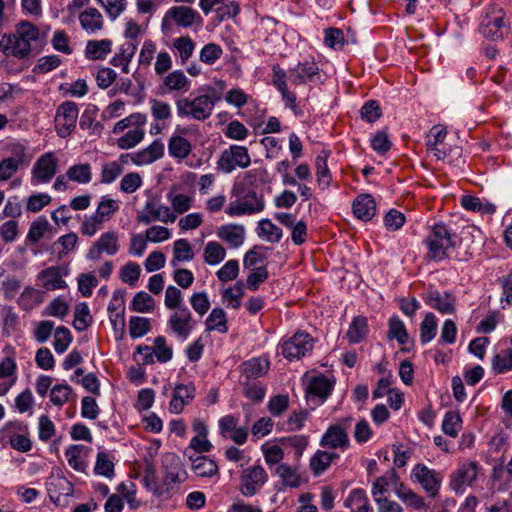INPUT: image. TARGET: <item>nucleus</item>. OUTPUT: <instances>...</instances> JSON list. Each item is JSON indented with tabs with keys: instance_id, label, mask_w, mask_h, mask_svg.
Masks as SVG:
<instances>
[{
	"instance_id": "obj_58",
	"label": "nucleus",
	"mask_w": 512,
	"mask_h": 512,
	"mask_svg": "<svg viewBox=\"0 0 512 512\" xmlns=\"http://www.w3.org/2000/svg\"><path fill=\"white\" fill-rule=\"evenodd\" d=\"M276 474L281 478L284 486L297 488L300 486V477L297 470L287 464H279L276 467Z\"/></svg>"
},
{
	"instance_id": "obj_8",
	"label": "nucleus",
	"mask_w": 512,
	"mask_h": 512,
	"mask_svg": "<svg viewBox=\"0 0 512 512\" xmlns=\"http://www.w3.org/2000/svg\"><path fill=\"white\" fill-rule=\"evenodd\" d=\"M335 385L334 378L322 373L308 376L306 378V399L314 407L323 404L332 393Z\"/></svg>"
},
{
	"instance_id": "obj_62",
	"label": "nucleus",
	"mask_w": 512,
	"mask_h": 512,
	"mask_svg": "<svg viewBox=\"0 0 512 512\" xmlns=\"http://www.w3.org/2000/svg\"><path fill=\"white\" fill-rule=\"evenodd\" d=\"M461 425L462 420L459 412L448 411L445 413L442 421V430L446 435L455 438L461 429Z\"/></svg>"
},
{
	"instance_id": "obj_28",
	"label": "nucleus",
	"mask_w": 512,
	"mask_h": 512,
	"mask_svg": "<svg viewBox=\"0 0 512 512\" xmlns=\"http://www.w3.org/2000/svg\"><path fill=\"white\" fill-rule=\"evenodd\" d=\"M318 66L313 61L298 63L294 68L289 69V79L294 85H303L313 81L318 75Z\"/></svg>"
},
{
	"instance_id": "obj_61",
	"label": "nucleus",
	"mask_w": 512,
	"mask_h": 512,
	"mask_svg": "<svg viewBox=\"0 0 512 512\" xmlns=\"http://www.w3.org/2000/svg\"><path fill=\"white\" fill-rule=\"evenodd\" d=\"M437 332V319L433 313H427L420 325V340L423 344L429 343Z\"/></svg>"
},
{
	"instance_id": "obj_11",
	"label": "nucleus",
	"mask_w": 512,
	"mask_h": 512,
	"mask_svg": "<svg viewBox=\"0 0 512 512\" xmlns=\"http://www.w3.org/2000/svg\"><path fill=\"white\" fill-rule=\"evenodd\" d=\"M78 115V105L73 101H65L57 107L54 125L60 138H67L74 132Z\"/></svg>"
},
{
	"instance_id": "obj_5",
	"label": "nucleus",
	"mask_w": 512,
	"mask_h": 512,
	"mask_svg": "<svg viewBox=\"0 0 512 512\" xmlns=\"http://www.w3.org/2000/svg\"><path fill=\"white\" fill-rule=\"evenodd\" d=\"M481 466L477 461H463L449 475L448 487L457 495L465 493L467 488H472L481 472Z\"/></svg>"
},
{
	"instance_id": "obj_24",
	"label": "nucleus",
	"mask_w": 512,
	"mask_h": 512,
	"mask_svg": "<svg viewBox=\"0 0 512 512\" xmlns=\"http://www.w3.org/2000/svg\"><path fill=\"white\" fill-rule=\"evenodd\" d=\"M26 425L21 422H10L4 427L9 435V443L12 448L20 452H28L31 449V441L26 433H19L26 430Z\"/></svg>"
},
{
	"instance_id": "obj_46",
	"label": "nucleus",
	"mask_w": 512,
	"mask_h": 512,
	"mask_svg": "<svg viewBox=\"0 0 512 512\" xmlns=\"http://www.w3.org/2000/svg\"><path fill=\"white\" fill-rule=\"evenodd\" d=\"M70 181L78 184H88L92 180V167L89 163H79L70 166L67 171Z\"/></svg>"
},
{
	"instance_id": "obj_23",
	"label": "nucleus",
	"mask_w": 512,
	"mask_h": 512,
	"mask_svg": "<svg viewBox=\"0 0 512 512\" xmlns=\"http://www.w3.org/2000/svg\"><path fill=\"white\" fill-rule=\"evenodd\" d=\"M448 132L446 127L441 124L434 125L426 135V148L437 160H444L448 153L442 147V144Z\"/></svg>"
},
{
	"instance_id": "obj_43",
	"label": "nucleus",
	"mask_w": 512,
	"mask_h": 512,
	"mask_svg": "<svg viewBox=\"0 0 512 512\" xmlns=\"http://www.w3.org/2000/svg\"><path fill=\"white\" fill-rule=\"evenodd\" d=\"M368 332L367 319L363 316H357L351 321L346 336L350 343L357 344L367 336Z\"/></svg>"
},
{
	"instance_id": "obj_1",
	"label": "nucleus",
	"mask_w": 512,
	"mask_h": 512,
	"mask_svg": "<svg viewBox=\"0 0 512 512\" xmlns=\"http://www.w3.org/2000/svg\"><path fill=\"white\" fill-rule=\"evenodd\" d=\"M39 38L40 31L37 26L23 20L15 25L13 32L1 37L0 50L6 56H12L19 60L28 59L33 55Z\"/></svg>"
},
{
	"instance_id": "obj_35",
	"label": "nucleus",
	"mask_w": 512,
	"mask_h": 512,
	"mask_svg": "<svg viewBox=\"0 0 512 512\" xmlns=\"http://www.w3.org/2000/svg\"><path fill=\"white\" fill-rule=\"evenodd\" d=\"M137 51V45L131 41L122 44L118 52L112 57L110 63L114 67H120L125 74L129 73V64Z\"/></svg>"
},
{
	"instance_id": "obj_44",
	"label": "nucleus",
	"mask_w": 512,
	"mask_h": 512,
	"mask_svg": "<svg viewBox=\"0 0 512 512\" xmlns=\"http://www.w3.org/2000/svg\"><path fill=\"white\" fill-rule=\"evenodd\" d=\"M257 235L269 243H278L282 238V230L269 219L258 222Z\"/></svg>"
},
{
	"instance_id": "obj_31",
	"label": "nucleus",
	"mask_w": 512,
	"mask_h": 512,
	"mask_svg": "<svg viewBox=\"0 0 512 512\" xmlns=\"http://www.w3.org/2000/svg\"><path fill=\"white\" fill-rule=\"evenodd\" d=\"M82 29L88 34H96L103 29L104 18L95 7H88L79 14Z\"/></svg>"
},
{
	"instance_id": "obj_59",
	"label": "nucleus",
	"mask_w": 512,
	"mask_h": 512,
	"mask_svg": "<svg viewBox=\"0 0 512 512\" xmlns=\"http://www.w3.org/2000/svg\"><path fill=\"white\" fill-rule=\"evenodd\" d=\"M73 395V389L67 383H61L53 386L50 391V401L58 407L66 404Z\"/></svg>"
},
{
	"instance_id": "obj_55",
	"label": "nucleus",
	"mask_w": 512,
	"mask_h": 512,
	"mask_svg": "<svg viewBox=\"0 0 512 512\" xmlns=\"http://www.w3.org/2000/svg\"><path fill=\"white\" fill-rule=\"evenodd\" d=\"M155 308V300L144 291L137 292L130 304V309L139 313H151Z\"/></svg>"
},
{
	"instance_id": "obj_38",
	"label": "nucleus",
	"mask_w": 512,
	"mask_h": 512,
	"mask_svg": "<svg viewBox=\"0 0 512 512\" xmlns=\"http://www.w3.org/2000/svg\"><path fill=\"white\" fill-rule=\"evenodd\" d=\"M399 484H401L399 477L394 471L389 472L387 475L377 477L371 489L374 501L380 502V499L385 497L388 487L393 485L395 489Z\"/></svg>"
},
{
	"instance_id": "obj_15",
	"label": "nucleus",
	"mask_w": 512,
	"mask_h": 512,
	"mask_svg": "<svg viewBox=\"0 0 512 512\" xmlns=\"http://www.w3.org/2000/svg\"><path fill=\"white\" fill-rule=\"evenodd\" d=\"M58 159L53 152L42 154L34 163L31 170V184L37 186L50 182L56 175Z\"/></svg>"
},
{
	"instance_id": "obj_37",
	"label": "nucleus",
	"mask_w": 512,
	"mask_h": 512,
	"mask_svg": "<svg viewBox=\"0 0 512 512\" xmlns=\"http://www.w3.org/2000/svg\"><path fill=\"white\" fill-rule=\"evenodd\" d=\"M344 505L349 508L351 512H373L366 492L360 488L350 491L344 501Z\"/></svg>"
},
{
	"instance_id": "obj_36",
	"label": "nucleus",
	"mask_w": 512,
	"mask_h": 512,
	"mask_svg": "<svg viewBox=\"0 0 512 512\" xmlns=\"http://www.w3.org/2000/svg\"><path fill=\"white\" fill-rule=\"evenodd\" d=\"M245 294V284L237 281L233 286L221 290V301L227 308L238 309Z\"/></svg>"
},
{
	"instance_id": "obj_9",
	"label": "nucleus",
	"mask_w": 512,
	"mask_h": 512,
	"mask_svg": "<svg viewBox=\"0 0 512 512\" xmlns=\"http://www.w3.org/2000/svg\"><path fill=\"white\" fill-rule=\"evenodd\" d=\"M505 13L498 5L490 6L480 23L479 32L488 39H502L507 32V25L504 21Z\"/></svg>"
},
{
	"instance_id": "obj_21",
	"label": "nucleus",
	"mask_w": 512,
	"mask_h": 512,
	"mask_svg": "<svg viewBox=\"0 0 512 512\" xmlns=\"http://www.w3.org/2000/svg\"><path fill=\"white\" fill-rule=\"evenodd\" d=\"M187 133V127L176 126L174 133L168 140V153L170 157L181 161L190 155L193 146L191 142L184 137Z\"/></svg>"
},
{
	"instance_id": "obj_29",
	"label": "nucleus",
	"mask_w": 512,
	"mask_h": 512,
	"mask_svg": "<svg viewBox=\"0 0 512 512\" xmlns=\"http://www.w3.org/2000/svg\"><path fill=\"white\" fill-rule=\"evenodd\" d=\"M426 304L442 314H452L455 311L456 300L450 293H440L432 290L427 293Z\"/></svg>"
},
{
	"instance_id": "obj_54",
	"label": "nucleus",
	"mask_w": 512,
	"mask_h": 512,
	"mask_svg": "<svg viewBox=\"0 0 512 512\" xmlns=\"http://www.w3.org/2000/svg\"><path fill=\"white\" fill-rule=\"evenodd\" d=\"M492 367L496 373L503 374L512 370V348L501 349L492 360Z\"/></svg>"
},
{
	"instance_id": "obj_14",
	"label": "nucleus",
	"mask_w": 512,
	"mask_h": 512,
	"mask_svg": "<svg viewBox=\"0 0 512 512\" xmlns=\"http://www.w3.org/2000/svg\"><path fill=\"white\" fill-rule=\"evenodd\" d=\"M268 481V474L261 465L244 469L240 476L239 491L244 497H253Z\"/></svg>"
},
{
	"instance_id": "obj_3",
	"label": "nucleus",
	"mask_w": 512,
	"mask_h": 512,
	"mask_svg": "<svg viewBox=\"0 0 512 512\" xmlns=\"http://www.w3.org/2000/svg\"><path fill=\"white\" fill-rule=\"evenodd\" d=\"M217 101L218 98L209 94L180 97L175 100L177 116L179 118L205 121L211 117Z\"/></svg>"
},
{
	"instance_id": "obj_64",
	"label": "nucleus",
	"mask_w": 512,
	"mask_h": 512,
	"mask_svg": "<svg viewBox=\"0 0 512 512\" xmlns=\"http://www.w3.org/2000/svg\"><path fill=\"white\" fill-rule=\"evenodd\" d=\"M151 330L150 319L132 316L129 320V334L132 339L143 337Z\"/></svg>"
},
{
	"instance_id": "obj_50",
	"label": "nucleus",
	"mask_w": 512,
	"mask_h": 512,
	"mask_svg": "<svg viewBox=\"0 0 512 512\" xmlns=\"http://www.w3.org/2000/svg\"><path fill=\"white\" fill-rule=\"evenodd\" d=\"M6 356L0 361V379H15L17 364L14 358V348L11 346L4 347Z\"/></svg>"
},
{
	"instance_id": "obj_4",
	"label": "nucleus",
	"mask_w": 512,
	"mask_h": 512,
	"mask_svg": "<svg viewBox=\"0 0 512 512\" xmlns=\"http://www.w3.org/2000/svg\"><path fill=\"white\" fill-rule=\"evenodd\" d=\"M119 210V203L105 195L100 198L95 213L85 216L80 231L84 236H94L103 224L109 221Z\"/></svg>"
},
{
	"instance_id": "obj_13",
	"label": "nucleus",
	"mask_w": 512,
	"mask_h": 512,
	"mask_svg": "<svg viewBox=\"0 0 512 512\" xmlns=\"http://www.w3.org/2000/svg\"><path fill=\"white\" fill-rule=\"evenodd\" d=\"M351 426V418H344L330 425L320 439V446L330 449L346 450L350 446L348 429Z\"/></svg>"
},
{
	"instance_id": "obj_25",
	"label": "nucleus",
	"mask_w": 512,
	"mask_h": 512,
	"mask_svg": "<svg viewBox=\"0 0 512 512\" xmlns=\"http://www.w3.org/2000/svg\"><path fill=\"white\" fill-rule=\"evenodd\" d=\"M270 368V361L265 356L253 357L240 365L242 377L252 381L266 375Z\"/></svg>"
},
{
	"instance_id": "obj_6",
	"label": "nucleus",
	"mask_w": 512,
	"mask_h": 512,
	"mask_svg": "<svg viewBox=\"0 0 512 512\" xmlns=\"http://www.w3.org/2000/svg\"><path fill=\"white\" fill-rule=\"evenodd\" d=\"M313 347V337L304 331H297L293 336L282 339L279 344L282 355L289 361L305 357L312 352Z\"/></svg>"
},
{
	"instance_id": "obj_52",
	"label": "nucleus",
	"mask_w": 512,
	"mask_h": 512,
	"mask_svg": "<svg viewBox=\"0 0 512 512\" xmlns=\"http://www.w3.org/2000/svg\"><path fill=\"white\" fill-rule=\"evenodd\" d=\"M203 257L205 263L214 266L225 259L226 250L219 242L209 241L204 247Z\"/></svg>"
},
{
	"instance_id": "obj_7",
	"label": "nucleus",
	"mask_w": 512,
	"mask_h": 512,
	"mask_svg": "<svg viewBox=\"0 0 512 512\" xmlns=\"http://www.w3.org/2000/svg\"><path fill=\"white\" fill-rule=\"evenodd\" d=\"M413 483L419 484L430 498H436L440 492L443 475L423 463L416 464L410 473Z\"/></svg>"
},
{
	"instance_id": "obj_20",
	"label": "nucleus",
	"mask_w": 512,
	"mask_h": 512,
	"mask_svg": "<svg viewBox=\"0 0 512 512\" xmlns=\"http://www.w3.org/2000/svg\"><path fill=\"white\" fill-rule=\"evenodd\" d=\"M119 248L118 234L115 231H107L101 234L90 247L87 258L90 260H99L104 253L113 256L119 251Z\"/></svg>"
},
{
	"instance_id": "obj_49",
	"label": "nucleus",
	"mask_w": 512,
	"mask_h": 512,
	"mask_svg": "<svg viewBox=\"0 0 512 512\" xmlns=\"http://www.w3.org/2000/svg\"><path fill=\"white\" fill-rule=\"evenodd\" d=\"M195 47V42L188 35L177 37L172 42V48L177 51L182 64L191 58Z\"/></svg>"
},
{
	"instance_id": "obj_27",
	"label": "nucleus",
	"mask_w": 512,
	"mask_h": 512,
	"mask_svg": "<svg viewBox=\"0 0 512 512\" xmlns=\"http://www.w3.org/2000/svg\"><path fill=\"white\" fill-rule=\"evenodd\" d=\"M164 485L169 490L172 484L184 482L187 478V473L184 470L181 461L178 457L171 455L166 458L164 462Z\"/></svg>"
},
{
	"instance_id": "obj_63",
	"label": "nucleus",
	"mask_w": 512,
	"mask_h": 512,
	"mask_svg": "<svg viewBox=\"0 0 512 512\" xmlns=\"http://www.w3.org/2000/svg\"><path fill=\"white\" fill-rule=\"evenodd\" d=\"M224 99L228 105L240 110L249 103L251 96L242 88L234 87L226 92Z\"/></svg>"
},
{
	"instance_id": "obj_32",
	"label": "nucleus",
	"mask_w": 512,
	"mask_h": 512,
	"mask_svg": "<svg viewBox=\"0 0 512 512\" xmlns=\"http://www.w3.org/2000/svg\"><path fill=\"white\" fill-rule=\"evenodd\" d=\"M66 273L59 266H52L38 274V279L41 281L43 288L49 291L64 289L67 287L63 276Z\"/></svg>"
},
{
	"instance_id": "obj_33",
	"label": "nucleus",
	"mask_w": 512,
	"mask_h": 512,
	"mask_svg": "<svg viewBox=\"0 0 512 512\" xmlns=\"http://www.w3.org/2000/svg\"><path fill=\"white\" fill-rule=\"evenodd\" d=\"M394 493L407 507L415 510H425L428 507L425 499L421 495L417 494L403 483L397 485L394 489Z\"/></svg>"
},
{
	"instance_id": "obj_2",
	"label": "nucleus",
	"mask_w": 512,
	"mask_h": 512,
	"mask_svg": "<svg viewBox=\"0 0 512 512\" xmlns=\"http://www.w3.org/2000/svg\"><path fill=\"white\" fill-rule=\"evenodd\" d=\"M457 236L452 229L442 222L431 226L424 244L428 250L427 256L436 262L443 261L450 256L457 245Z\"/></svg>"
},
{
	"instance_id": "obj_48",
	"label": "nucleus",
	"mask_w": 512,
	"mask_h": 512,
	"mask_svg": "<svg viewBox=\"0 0 512 512\" xmlns=\"http://www.w3.org/2000/svg\"><path fill=\"white\" fill-rule=\"evenodd\" d=\"M192 470L197 476L212 477L218 473V465L207 456H198L192 461Z\"/></svg>"
},
{
	"instance_id": "obj_19",
	"label": "nucleus",
	"mask_w": 512,
	"mask_h": 512,
	"mask_svg": "<svg viewBox=\"0 0 512 512\" xmlns=\"http://www.w3.org/2000/svg\"><path fill=\"white\" fill-rule=\"evenodd\" d=\"M164 143L160 139H155L153 142L148 145L146 148L141 149L134 153L122 154L120 156V161L122 163H127L128 159L136 166L149 165L164 156Z\"/></svg>"
},
{
	"instance_id": "obj_42",
	"label": "nucleus",
	"mask_w": 512,
	"mask_h": 512,
	"mask_svg": "<svg viewBox=\"0 0 512 512\" xmlns=\"http://www.w3.org/2000/svg\"><path fill=\"white\" fill-rule=\"evenodd\" d=\"M194 258V252L187 239H178L173 243V258L170 265L173 268L178 267L180 262H188Z\"/></svg>"
},
{
	"instance_id": "obj_47",
	"label": "nucleus",
	"mask_w": 512,
	"mask_h": 512,
	"mask_svg": "<svg viewBox=\"0 0 512 512\" xmlns=\"http://www.w3.org/2000/svg\"><path fill=\"white\" fill-rule=\"evenodd\" d=\"M328 157L329 153L322 151V153L316 157L315 161L317 182L321 189L328 188L332 179L327 165Z\"/></svg>"
},
{
	"instance_id": "obj_34",
	"label": "nucleus",
	"mask_w": 512,
	"mask_h": 512,
	"mask_svg": "<svg viewBox=\"0 0 512 512\" xmlns=\"http://www.w3.org/2000/svg\"><path fill=\"white\" fill-rule=\"evenodd\" d=\"M353 213L360 220H370L376 213L373 197L369 194L359 195L353 202Z\"/></svg>"
},
{
	"instance_id": "obj_18",
	"label": "nucleus",
	"mask_w": 512,
	"mask_h": 512,
	"mask_svg": "<svg viewBox=\"0 0 512 512\" xmlns=\"http://www.w3.org/2000/svg\"><path fill=\"white\" fill-rule=\"evenodd\" d=\"M176 218V214L168 206L161 204L154 198L146 201L142 211L137 216L138 222L145 225L155 221L173 223Z\"/></svg>"
},
{
	"instance_id": "obj_57",
	"label": "nucleus",
	"mask_w": 512,
	"mask_h": 512,
	"mask_svg": "<svg viewBox=\"0 0 512 512\" xmlns=\"http://www.w3.org/2000/svg\"><path fill=\"white\" fill-rule=\"evenodd\" d=\"M461 205L468 211L482 212L492 214L495 212V206L491 203H482L480 198L471 195L461 197Z\"/></svg>"
},
{
	"instance_id": "obj_16",
	"label": "nucleus",
	"mask_w": 512,
	"mask_h": 512,
	"mask_svg": "<svg viewBox=\"0 0 512 512\" xmlns=\"http://www.w3.org/2000/svg\"><path fill=\"white\" fill-rule=\"evenodd\" d=\"M196 322L188 307H181L174 310L168 319L167 325L172 334L178 339L185 341L192 333Z\"/></svg>"
},
{
	"instance_id": "obj_22",
	"label": "nucleus",
	"mask_w": 512,
	"mask_h": 512,
	"mask_svg": "<svg viewBox=\"0 0 512 512\" xmlns=\"http://www.w3.org/2000/svg\"><path fill=\"white\" fill-rule=\"evenodd\" d=\"M191 89V80L182 70L168 73L162 80L160 90L162 94H184Z\"/></svg>"
},
{
	"instance_id": "obj_53",
	"label": "nucleus",
	"mask_w": 512,
	"mask_h": 512,
	"mask_svg": "<svg viewBox=\"0 0 512 512\" xmlns=\"http://www.w3.org/2000/svg\"><path fill=\"white\" fill-rule=\"evenodd\" d=\"M147 123V116L144 113L136 112L128 115L127 117L119 120L113 127L114 134H121L127 128H134L136 126H145Z\"/></svg>"
},
{
	"instance_id": "obj_56",
	"label": "nucleus",
	"mask_w": 512,
	"mask_h": 512,
	"mask_svg": "<svg viewBox=\"0 0 512 512\" xmlns=\"http://www.w3.org/2000/svg\"><path fill=\"white\" fill-rule=\"evenodd\" d=\"M167 199L169 200L171 207L173 209L172 212L183 214L187 212L193 203V196L185 195L181 193H175L173 191L169 192L167 195Z\"/></svg>"
},
{
	"instance_id": "obj_30",
	"label": "nucleus",
	"mask_w": 512,
	"mask_h": 512,
	"mask_svg": "<svg viewBox=\"0 0 512 512\" xmlns=\"http://www.w3.org/2000/svg\"><path fill=\"white\" fill-rule=\"evenodd\" d=\"M217 236L230 248H238L244 243L245 228L240 224L222 225L217 230Z\"/></svg>"
},
{
	"instance_id": "obj_41",
	"label": "nucleus",
	"mask_w": 512,
	"mask_h": 512,
	"mask_svg": "<svg viewBox=\"0 0 512 512\" xmlns=\"http://www.w3.org/2000/svg\"><path fill=\"white\" fill-rule=\"evenodd\" d=\"M206 331H217L221 334L228 332V320L226 312L220 308L215 307L211 310L205 320Z\"/></svg>"
},
{
	"instance_id": "obj_10",
	"label": "nucleus",
	"mask_w": 512,
	"mask_h": 512,
	"mask_svg": "<svg viewBox=\"0 0 512 512\" xmlns=\"http://www.w3.org/2000/svg\"><path fill=\"white\" fill-rule=\"evenodd\" d=\"M250 164L251 157L247 147L234 144L221 153L217 161V168L223 173L229 174L238 168L246 169Z\"/></svg>"
},
{
	"instance_id": "obj_39",
	"label": "nucleus",
	"mask_w": 512,
	"mask_h": 512,
	"mask_svg": "<svg viewBox=\"0 0 512 512\" xmlns=\"http://www.w3.org/2000/svg\"><path fill=\"white\" fill-rule=\"evenodd\" d=\"M112 51L110 39L89 40L85 47V56L90 60H104Z\"/></svg>"
},
{
	"instance_id": "obj_45",
	"label": "nucleus",
	"mask_w": 512,
	"mask_h": 512,
	"mask_svg": "<svg viewBox=\"0 0 512 512\" xmlns=\"http://www.w3.org/2000/svg\"><path fill=\"white\" fill-rule=\"evenodd\" d=\"M145 137V126H136L129 129L117 140V146L122 150H129L136 147Z\"/></svg>"
},
{
	"instance_id": "obj_17",
	"label": "nucleus",
	"mask_w": 512,
	"mask_h": 512,
	"mask_svg": "<svg viewBox=\"0 0 512 512\" xmlns=\"http://www.w3.org/2000/svg\"><path fill=\"white\" fill-rule=\"evenodd\" d=\"M264 207L263 197L258 195L256 191L249 190L243 197L231 202L226 209V213L232 217L251 215L261 212Z\"/></svg>"
},
{
	"instance_id": "obj_26",
	"label": "nucleus",
	"mask_w": 512,
	"mask_h": 512,
	"mask_svg": "<svg viewBox=\"0 0 512 512\" xmlns=\"http://www.w3.org/2000/svg\"><path fill=\"white\" fill-rule=\"evenodd\" d=\"M195 386L192 384H178L173 389L172 398L169 403L170 412L179 414L195 397Z\"/></svg>"
},
{
	"instance_id": "obj_51",
	"label": "nucleus",
	"mask_w": 512,
	"mask_h": 512,
	"mask_svg": "<svg viewBox=\"0 0 512 512\" xmlns=\"http://www.w3.org/2000/svg\"><path fill=\"white\" fill-rule=\"evenodd\" d=\"M87 448L84 445H70L65 450V457L70 467L75 471L85 472L86 462L81 455Z\"/></svg>"
},
{
	"instance_id": "obj_12",
	"label": "nucleus",
	"mask_w": 512,
	"mask_h": 512,
	"mask_svg": "<svg viewBox=\"0 0 512 512\" xmlns=\"http://www.w3.org/2000/svg\"><path fill=\"white\" fill-rule=\"evenodd\" d=\"M169 21H173L181 28H190L194 25L200 27L203 24L202 16L189 6L170 7L162 19L161 28L163 31L168 28Z\"/></svg>"
},
{
	"instance_id": "obj_60",
	"label": "nucleus",
	"mask_w": 512,
	"mask_h": 512,
	"mask_svg": "<svg viewBox=\"0 0 512 512\" xmlns=\"http://www.w3.org/2000/svg\"><path fill=\"white\" fill-rule=\"evenodd\" d=\"M92 322L87 303H79L75 307L73 326L77 331L86 330Z\"/></svg>"
},
{
	"instance_id": "obj_40",
	"label": "nucleus",
	"mask_w": 512,
	"mask_h": 512,
	"mask_svg": "<svg viewBox=\"0 0 512 512\" xmlns=\"http://www.w3.org/2000/svg\"><path fill=\"white\" fill-rule=\"evenodd\" d=\"M339 455L334 452H328L323 450H317L316 453L311 457L309 466L315 476L321 475L331 465V463L338 459Z\"/></svg>"
}]
</instances>
